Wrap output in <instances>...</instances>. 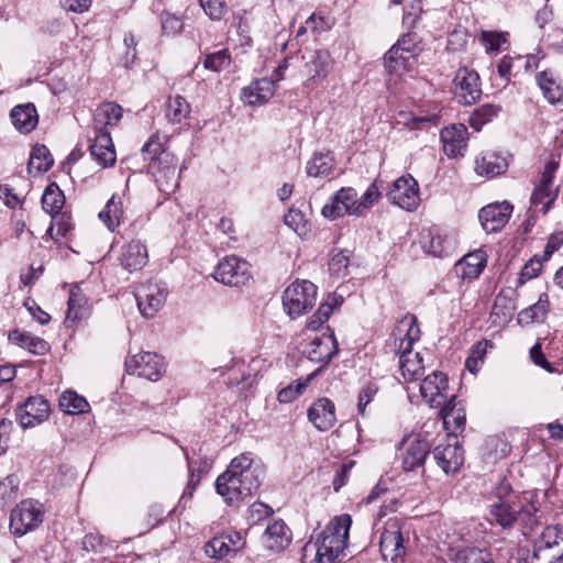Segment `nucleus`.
I'll use <instances>...</instances> for the list:
<instances>
[{
    "label": "nucleus",
    "instance_id": "nucleus-43",
    "mask_svg": "<svg viewBox=\"0 0 563 563\" xmlns=\"http://www.w3.org/2000/svg\"><path fill=\"white\" fill-rule=\"evenodd\" d=\"M450 559L454 563H493L492 554L488 550L475 547L453 550Z\"/></svg>",
    "mask_w": 563,
    "mask_h": 563
},
{
    "label": "nucleus",
    "instance_id": "nucleus-55",
    "mask_svg": "<svg viewBox=\"0 0 563 563\" xmlns=\"http://www.w3.org/2000/svg\"><path fill=\"white\" fill-rule=\"evenodd\" d=\"M285 224L292 229L299 235L307 233V222L301 211L289 209L284 218Z\"/></svg>",
    "mask_w": 563,
    "mask_h": 563
},
{
    "label": "nucleus",
    "instance_id": "nucleus-20",
    "mask_svg": "<svg viewBox=\"0 0 563 563\" xmlns=\"http://www.w3.org/2000/svg\"><path fill=\"white\" fill-rule=\"evenodd\" d=\"M439 408L448 435L457 438L466 424V413L462 401L457 400L455 395H451L450 399Z\"/></svg>",
    "mask_w": 563,
    "mask_h": 563
},
{
    "label": "nucleus",
    "instance_id": "nucleus-56",
    "mask_svg": "<svg viewBox=\"0 0 563 563\" xmlns=\"http://www.w3.org/2000/svg\"><path fill=\"white\" fill-rule=\"evenodd\" d=\"M486 444L489 449V454L494 457V460L507 456L511 450L509 443L498 435L488 438Z\"/></svg>",
    "mask_w": 563,
    "mask_h": 563
},
{
    "label": "nucleus",
    "instance_id": "nucleus-33",
    "mask_svg": "<svg viewBox=\"0 0 563 563\" xmlns=\"http://www.w3.org/2000/svg\"><path fill=\"white\" fill-rule=\"evenodd\" d=\"M507 168V159L494 152L483 153L475 161V172L479 176L495 177L505 173Z\"/></svg>",
    "mask_w": 563,
    "mask_h": 563
},
{
    "label": "nucleus",
    "instance_id": "nucleus-15",
    "mask_svg": "<svg viewBox=\"0 0 563 563\" xmlns=\"http://www.w3.org/2000/svg\"><path fill=\"white\" fill-rule=\"evenodd\" d=\"M432 456L445 474L457 472L464 463V450L456 437L446 435L445 442L433 449Z\"/></svg>",
    "mask_w": 563,
    "mask_h": 563
},
{
    "label": "nucleus",
    "instance_id": "nucleus-36",
    "mask_svg": "<svg viewBox=\"0 0 563 563\" xmlns=\"http://www.w3.org/2000/svg\"><path fill=\"white\" fill-rule=\"evenodd\" d=\"M384 60L389 74L400 76L412 68L417 58L412 54L405 53L399 47L393 45L385 54Z\"/></svg>",
    "mask_w": 563,
    "mask_h": 563
},
{
    "label": "nucleus",
    "instance_id": "nucleus-52",
    "mask_svg": "<svg viewBox=\"0 0 563 563\" xmlns=\"http://www.w3.org/2000/svg\"><path fill=\"white\" fill-rule=\"evenodd\" d=\"M162 31L167 36H175L183 31L184 22L175 14L164 12L161 14Z\"/></svg>",
    "mask_w": 563,
    "mask_h": 563
},
{
    "label": "nucleus",
    "instance_id": "nucleus-5",
    "mask_svg": "<svg viewBox=\"0 0 563 563\" xmlns=\"http://www.w3.org/2000/svg\"><path fill=\"white\" fill-rule=\"evenodd\" d=\"M380 198L378 181L372 183L362 197L352 187H342L334 192L321 210V214L329 220H336L344 214L362 217Z\"/></svg>",
    "mask_w": 563,
    "mask_h": 563
},
{
    "label": "nucleus",
    "instance_id": "nucleus-29",
    "mask_svg": "<svg viewBox=\"0 0 563 563\" xmlns=\"http://www.w3.org/2000/svg\"><path fill=\"white\" fill-rule=\"evenodd\" d=\"M276 81L273 78H261L243 88L242 100L250 106H261L267 102L275 92Z\"/></svg>",
    "mask_w": 563,
    "mask_h": 563
},
{
    "label": "nucleus",
    "instance_id": "nucleus-3",
    "mask_svg": "<svg viewBox=\"0 0 563 563\" xmlns=\"http://www.w3.org/2000/svg\"><path fill=\"white\" fill-rule=\"evenodd\" d=\"M541 503L536 490L523 492L518 500L493 501L489 505V515L493 521L504 530L516 526L523 534L529 533L539 525Z\"/></svg>",
    "mask_w": 563,
    "mask_h": 563
},
{
    "label": "nucleus",
    "instance_id": "nucleus-62",
    "mask_svg": "<svg viewBox=\"0 0 563 563\" xmlns=\"http://www.w3.org/2000/svg\"><path fill=\"white\" fill-rule=\"evenodd\" d=\"M377 390L378 388L375 384H367L361 389L357 399V411L360 415H365L366 406L374 399Z\"/></svg>",
    "mask_w": 563,
    "mask_h": 563
},
{
    "label": "nucleus",
    "instance_id": "nucleus-14",
    "mask_svg": "<svg viewBox=\"0 0 563 563\" xmlns=\"http://www.w3.org/2000/svg\"><path fill=\"white\" fill-rule=\"evenodd\" d=\"M379 551L385 561L395 562L406 554L401 526L398 519H388L379 539Z\"/></svg>",
    "mask_w": 563,
    "mask_h": 563
},
{
    "label": "nucleus",
    "instance_id": "nucleus-50",
    "mask_svg": "<svg viewBox=\"0 0 563 563\" xmlns=\"http://www.w3.org/2000/svg\"><path fill=\"white\" fill-rule=\"evenodd\" d=\"M232 62L228 49H220L214 53L207 54L202 64L206 69L220 73L227 69Z\"/></svg>",
    "mask_w": 563,
    "mask_h": 563
},
{
    "label": "nucleus",
    "instance_id": "nucleus-32",
    "mask_svg": "<svg viewBox=\"0 0 563 563\" xmlns=\"http://www.w3.org/2000/svg\"><path fill=\"white\" fill-rule=\"evenodd\" d=\"M10 343L26 349L34 355H45L49 351V344L42 338L31 332L20 331L18 329L9 332Z\"/></svg>",
    "mask_w": 563,
    "mask_h": 563
},
{
    "label": "nucleus",
    "instance_id": "nucleus-19",
    "mask_svg": "<svg viewBox=\"0 0 563 563\" xmlns=\"http://www.w3.org/2000/svg\"><path fill=\"white\" fill-rule=\"evenodd\" d=\"M563 549V529L559 526H547L534 542L533 559L547 562L550 555Z\"/></svg>",
    "mask_w": 563,
    "mask_h": 563
},
{
    "label": "nucleus",
    "instance_id": "nucleus-47",
    "mask_svg": "<svg viewBox=\"0 0 563 563\" xmlns=\"http://www.w3.org/2000/svg\"><path fill=\"white\" fill-rule=\"evenodd\" d=\"M500 110L501 108L496 104H482L471 113L468 123L474 130L481 131L486 123L493 121L499 114Z\"/></svg>",
    "mask_w": 563,
    "mask_h": 563
},
{
    "label": "nucleus",
    "instance_id": "nucleus-34",
    "mask_svg": "<svg viewBox=\"0 0 563 563\" xmlns=\"http://www.w3.org/2000/svg\"><path fill=\"white\" fill-rule=\"evenodd\" d=\"M487 263V257L485 252L482 250L474 251L472 253L466 254L457 264L456 271L460 272V275L463 279H475L477 278L482 272L484 271Z\"/></svg>",
    "mask_w": 563,
    "mask_h": 563
},
{
    "label": "nucleus",
    "instance_id": "nucleus-21",
    "mask_svg": "<svg viewBox=\"0 0 563 563\" xmlns=\"http://www.w3.org/2000/svg\"><path fill=\"white\" fill-rule=\"evenodd\" d=\"M443 145V152L450 158L464 156L467 147L468 132L467 128L462 124H452L443 128L440 133Z\"/></svg>",
    "mask_w": 563,
    "mask_h": 563
},
{
    "label": "nucleus",
    "instance_id": "nucleus-35",
    "mask_svg": "<svg viewBox=\"0 0 563 563\" xmlns=\"http://www.w3.org/2000/svg\"><path fill=\"white\" fill-rule=\"evenodd\" d=\"M123 110L121 106L114 102H106L99 106L93 114L95 133L107 131L108 126L119 123L122 118Z\"/></svg>",
    "mask_w": 563,
    "mask_h": 563
},
{
    "label": "nucleus",
    "instance_id": "nucleus-42",
    "mask_svg": "<svg viewBox=\"0 0 563 563\" xmlns=\"http://www.w3.org/2000/svg\"><path fill=\"white\" fill-rule=\"evenodd\" d=\"M421 244L424 252L437 257L446 256L450 252V244L437 230L423 232Z\"/></svg>",
    "mask_w": 563,
    "mask_h": 563
},
{
    "label": "nucleus",
    "instance_id": "nucleus-17",
    "mask_svg": "<svg viewBox=\"0 0 563 563\" xmlns=\"http://www.w3.org/2000/svg\"><path fill=\"white\" fill-rule=\"evenodd\" d=\"M514 211L509 201L493 202L483 207L478 212V220L486 233H497L508 223Z\"/></svg>",
    "mask_w": 563,
    "mask_h": 563
},
{
    "label": "nucleus",
    "instance_id": "nucleus-8",
    "mask_svg": "<svg viewBox=\"0 0 563 563\" xmlns=\"http://www.w3.org/2000/svg\"><path fill=\"white\" fill-rule=\"evenodd\" d=\"M44 519L42 505L34 499L20 501L10 515V530L15 537H23L35 530Z\"/></svg>",
    "mask_w": 563,
    "mask_h": 563
},
{
    "label": "nucleus",
    "instance_id": "nucleus-64",
    "mask_svg": "<svg viewBox=\"0 0 563 563\" xmlns=\"http://www.w3.org/2000/svg\"><path fill=\"white\" fill-rule=\"evenodd\" d=\"M355 462L350 461L349 463H344L340 466V468L336 471L334 478L332 481L333 489L335 492H339L349 479V474L354 466Z\"/></svg>",
    "mask_w": 563,
    "mask_h": 563
},
{
    "label": "nucleus",
    "instance_id": "nucleus-57",
    "mask_svg": "<svg viewBox=\"0 0 563 563\" xmlns=\"http://www.w3.org/2000/svg\"><path fill=\"white\" fill-rule=\"evenodd\" d=\"M422 1L423 0H391L395 4L404 5V19L411 22H415L417 18H419L422 12Z\"/></svg>",
    "mask_w": 563,
    "mask_h": 563
},
{
    "label": "nucleus",
    "instance_id": "nucleus-22",
    "mask_svg": "<svg viewBox=\"0 0 563 563\" xmlns=\"http://www.w3.org/2000/svg\"><path fill=\"white\" fill-rule=\"evenodd\" d=\"M401 451L402 470L412 472L423 466L426 457L430 452V444L427 440L415 437L402 441Z\"/></svg>",
    "mask_w": 563,
    "mask_h": 563
},
{
    "label": "nucleus",
    "instance_id": "nucleus-30",
    "mask_svg": "<svg viewBox=\"0 0 563 563\" xmlns=\"http://www.w3.org/2000/svg\"><path fill=\"white\" fill-rule=\"evenodd\" d=\"M147 260V249L140 241H131L123 245L119 256L122 267L129 272L141 269Z\"/></svg>",
    "mask_w": 563,
    "mask_h": 563
},
{
    "label": "nucleus",
    "instance_id": "nucleus-41",
    "mask_svg": "<svg viewBox=\"0 0 563 563\" xmlns=\"http://www.w3.org/2000/svg\"><path fill=\"white\" fill-rule=\"evenodd\" d=\"M123 217V206L121 198L113 195L106 203L104 208L99 212L100 221L113 232L121 223Z\"/></svg>",
    "mask_w": 563,
    "mask_h": 563
},
{
    "label": "nucleus",
    "instance_id": "nucleus-7",
    "mask_svg": "<svg viewBox=\"0 0 563 563\" xmlns=\"http://www.w3.org/2000/svg\"><path fill=\"white\" fill-rule=\"evenodd\" d=\"M316 300L317 286L309 280H296L283 294L284 310L291 319L310 310Z\"/></svg>",
    "mask_w": 563,
    "mask_h": 563
},
{
    "label": "nucleus",
    "instance_id": "nucleus-2",
    "mask_svg": "<svg viewBox=\"0 0 563 563\" xmlns=\"http://www.w3.org/2000/svg\"><path fill=\"white\" fill-rule=\"evenodd\" d=\"M352 523L350 515L334 517L314 540L302 549L305 563H334L345 556L349 531Z\"/></svg>",
    "mask_w": 563,
    "mask_h": 563
},
{
    "label": "nucleus",
    "instance_id": "nucleus-23",
    "mask_svg": "<svg viewBox=\"0 0 563 563\" xmlns=\"http://www.w3.org/2000/svg\"><path fill=\"white\" fill-rule=\"evenodd\" d=\"M338 351V342L334 334L331 333L314 336L307 346L306 353L311 362L322 363L320 367L323 369Z\"/></svg>",
    "mask_w": 563,
    "mask_h": 563
},
{
    "label": "nucleus",
    "instance_id": "nucleus-40",
    "mask_svg": "<svg viewBox=\"0 0 563 563\" xmlns=\"http://www.w3.org/2000/svg\"><path fill=\"white\" fill-rule=\"evenodd\" d=\"M334 157L329 153H314L307 162L306 173L310 177L323 178L331 174L334 167Z\"/></svg>",
    "mask_w": 563,
    "mask_h": 563
},
{
    "label": "nucleus",
    "instance_id": "nucleus-51",
    "mask_svg": "<svg viewBox=\"0 0 563 563\" xmlns=\"http://www.w3.org/2000/svg\"><path fill=\"white\" fill-rule=\"evenodd\" d=\"M520 497L521 494L517 495L511 484L505 477L497 483L492 492L493 501H514Z\"/></svg>",
    "mask_w": 563,
    "mask_h": 563
},
{
    "label": "nucleus",
    "instance_id": "nucleus-39",
    "mask_svg": "<svg viewBox=\"0 0 563 563\" xmlns=\"http://www.w3.org/2000/svg\"><path fill=\"white\" fill-rule=\"evenodd\" d=\"M550 309L547 294H541L538 301L518 313V323L528 325L533 322H543Z\"/></svg>",
    "mask_w": 563,
    "mask_h": 563
},
{
    "label": "nucleus",
    "instance_id": "nucleus-26",
    "mask_svg": "<svg viewBox=\"0 0 563 563\" xmlns=\"http://www.w3.org/2000/svg\"><path fill=\"white\" fill-rule=\"evenodd\" d=\"M309 421L320 431L331 429L336 422L335 406L329 398L317 399L308 409Z\"/></svg>",
    "mask_w": 563,
    "mask_h": 563
},
{
    "label": "nucleus",
    "instance_id": "nucleus-63",
    "mask_svg": "<svg viewBox=\"0 0 563 563\" xmlns=\"http://www.w3.org/2000/svg\"><path fill=\"white\" fill-rule=\"evenodd\" d=\"M541 269H542V261H540L537 257L531 258L521 268L520 282L525 283L527 280H530V279L537 277L539 275V273L541 272Z\"/></svg>",
    "mask_w": 563,
    "mask_h": 563
},
{
    "label": "nucleus",
    "instance_id": "nucleus-58",
    "mask_svg": "<svg viewBox=\"0 0 563 563\" xmlns=\"http://www.w3.org/2000/svg\"><path fill=\"white\" fill-rule=\"evenodd\" d=\"M332 306L329 303H321L318 310L310 317L307 328L316 331L318 330L330 317Z\"/></svg>",
    "mask_w": 563,
    "mask_h": 563
},
{
    "label": "nucleus",
    "instance_id": "nucleus-44",
    "mask_svg": "<svg viewBox=\"0 0 563 563\" xmlns=\"http://www.w3.org/2000/svg\"><path fill=\"white\" fill-rule=\"evenodd\" d=\"M54 164V159L49 150L44 144H36L33 146L31 156L27 163V170L31 174L33 169L37 174L46 173Z\"/></svg>",
    "mask_w": 563,
    "mask_h": 563
},
{
    "label": "nucleus",
    "instance_id": "nucleus-18",
    "mask_svg": "<svg viewBox=\"0 0 563 563\" xmlns=\"http://www.w3.org/2000/svg\"><path fill=\"white\" fill-rule=\"evenodd\" d=\"M449 382L442 372H433L420 384V394L424 401L432 408H438L450 399L448 394Z\"/></svg>",
    "mask_w": 563,
    "mask_h": 563
},
{
    "label": "nucleus",
    "instance_id": "nucleus-27",
    "mask_svg": "<svg viewBox=\"0 0 563 563\" xmlns=\"http://www.w3.org/2000/svg\"><path fill=\"white\" fill-rule=\"evenodd\" d=\"M291 531L283 520H273L263 534V543L273 552L284 551L291 542Z\"/></svg>",
    "mask_w": 563,
    "mask_h": 563
},
{
    "label": "nucleus",
    "instance_id": "nucleus-31",
    "mask_svg": "<svg viewBox=\"0 0 563 563\" xmlns=\"http://www.w3.org/2000/svg\"><path fill=\"white\" fill-rule=\"evenodd\" d=\"M10 118L14 128L24 134L32 132L38 123L37 111L33 103L13 107L10 112Z\"/></svg>",
    "mask_w": 563,
    "mask_h": 563
},
{
    "label": "nucleus",
    "instance_id": "nucleus-13",
    "mask_svg": "<svg viewBox=\"0 0 563 563\" xmlns=\"http://www.w3.org/2000/svg\"><path fill=\"white\" fill-rule=\"evenodd\" d=\"M454 98L460 104L471 106L479 100L482 89L479 76L474 70L465 67L460 68L454 76Z\"/></svg>",
    "mask_w": 563,
    "mask_h": 563
},
{
    "label": "nucleus",
    "instance_id": "nucleus-1",
    "mask_svg": "<svg viewBox=\"0 0 563 563\" xmlns=\"http://www.w3.org/2000/svg\"><path fill=\"white\" fill-rule=\"evenodd\" d=\"M264 474V467L254 461L252 453H242L232 459L227 471L217 477V493L228 505H235L257 493Z\"/></svg>",
    "mask_w": 563,
    "mask_h": 563
},
{
    "label": "nucleus",
    "instance_id": "nucleus-46",
    "mask_svg": "<svg viewBox=\"0 0 563 563\" xmlns=\"http://www.w3.org/2000/svg\"><path fill=\"white\" fill-rule=\"evenodd\" d=\"M322 371V367L317 368L314 372L309 374L305 379H297L294 383H290L286 387L282 388L277 395V399L282 404H288L294 401L297 397H299L307 385Z\"/></svg>",
    "mask_w": 563,
    "mask_h": 563
},
{
    "label": "nucleus",
    "instance_id": "nucleus-54",
    "mask_svg": "<svg viewBox=\"0 0 563 563\" xmlns=\"http://www.w3.org/2000/svg\"><path fill=\"white\" fill-rule=\"evenodd\" d=\"M349 258V251L346 250L335 253L329 261L330 274L338 277L344 276L347 269Z\"/></svg>",
    "mask_w": 563,
    "mask_h": 563
},
{
    "label": "nucleus",
    "instance_id": "nucleus-4",
    "mask_svg": "<svg viewBox=\"0 0 563 563\" xmlns=\"http://www.w3.org/2000/svg\"><path fill=\"white\" fill-rule=\"evenodd\" d=\"M167 135L155 132L142 147L145 161H148V170L154 176L155 183L163 191H173L179 185L177 173V157L167 151Z\"/></svg>",
    "mask_w": 563,
    "mask_h": 563
},
{
    "label": "nucleus",
    "instance_id": "nucleus-45",
    "mask_svg": "<svg viewBox=\"0 0 563 563\" xmlns=\"http://www.w3.org/2000/svg\"><path fill=\"white\" fill-rule=\"evenodd\" d=\"M65 203L64 192L60 190L56 183H51L45 188L42 196V208L51 216L60 213Z\"/></svg>",
    "mask_w": 563,
    "mask_h": 563
},
{
    "label": "nucleus",
    "instance_id": "nucleus-28",
    "mask_svg": "<svg viewBox=\"0 0 563 563\" xmlns=\"http://www.w3.org/2000/svg\"><path fill=\"white\" fill-rule=\"evenodd\" d=\"M91 157L102 167L112 166L115 163V150L110 132L101 131L95 134L89 146Z\"/></svg>",
    "mask_w": 563,
    "mask_h": 563
},
{
    "label": "nucleus",
    "instance_id": "nucleus-10",
    "mask_svg": "<svg viewBox=\"0 0 563 563\" xmlns=\"http://www.w3.org/2000/svg\"><path fill=\"white\" fill-rule=\"evenodd\" d=\"M303 70L307 76L305 85L316 87L320 85L332 71L334 59L325 48H318L302 55Z\"/></svg>",
    "mask_w": 563,
    "mask_h": 563
},
{
    "label": "nucleus",
    "instance_id": "nucleus-6",
    "mask_svg": "<svg viewBox=\"0 0 563 563\" xmlns=\"http://www.w3.org/2000/svg\"><path fill=\"white\" fill-rule=\"evenodd\" d=\"M393 335L395 341L399 340V368L402 377L408 382L418 379L423 374L424 366L420 354L411 351L413 343L420 338L417 318L413 314L405 316Z\"/></svg>",
    "mask_w": 563,
    "mask_h": 563
},
{
    "label": "nucleus",
    "instance_id": "nucleus-49",
    "mask_svg": "<svg viewBox=\"0 0 563 563\" xmlns=\"http://www.w3.org/2000/svg\"><path fill=\"white\" fill-rule=\"evenodd\" d=\"M556 198V194L552 192L551 187L538 185L531 195L530 202L532 206H542L540 211L545 214L550 210Z\"/></svg>",
    "mask_w": 563,
    "mask_h": 563
},
{
    "label": "nucleus",
    "instance_id": "nucleus-61",
    "mask_svg": "<svg viewBox=\"0 0 563 563\" xmlns=\"http://www.w3.org/2000/svg\"><path fill=\"white\" fill-rule=\"evenodd\" d=\"M530 358L531 361L539 367L543 368L548 373H554L555 369L552 364L547 360L545 355L542 352V345L538 341L530 349Z\"/></svg>",
    "mask_w": 563,
    "mask_h": 563
},
{
    "label": "nucleus",
    "instance_id": "nucleus-11",
    "mask_svg": "<svg viewBox=\"0 0 563 563\" xmlns=\"http://www.w3.org/2000/svg\"><path fill=\"white\" fill-rule=\"evenodd\" d=\"M213 278L227 286H244L251 278L250 264L238 256H227L217 265Z\"/></svg>",
    "mask_w": 563,
    "mask_h": 563
},
{
    "label": "nucleus",
    "instance_id": "nucleus-38",
    "mask_svg": "<svg viewBox=\"0 0 563 563\" xmlns=\"http://www.w3.org/2000/svg\"><path fill=\"white\" fill-rule=\"evenodd\" d=\"M190 112V104L183 96L176 95L168 98L165 117L170 124H187Z\"/></svg>",
    "mask_w": 563,
    "mask_h": 563
},
{
    "label": "nucleus",
    "instance_id": "nucleus-53",
    "mask_svg": "<svg viewBox=\"0 0 563 563\" xmlns=\"http://www.w3.org/2000/svg\"><path fill=\"white\" fill-rule=\"evenodd\" d=\"M205 13L214 21L221 20L227 13V3L223 0H198Z\"/></svg>",
    "mask_w": 563,
    "mask_h": 563
},
{
    "label": "nucleus",
    "instance_id": "nucleus-48",
    "mask_svg": "<svg viewBox=\"0 0 563 563\" xmlns=\"http://www.w3.org/2000/svg\"><path fill=\"white\" fill-rule=\"evenodd\" d=\"M59 407L69 415H78L88 411L89 402L75 391H64L59 398Z\"/></svg>",
    "mask_w": 563,
    "mask_h": 563
},
{
    "label": "nucleus",
    "instance_id": "nucleus-9",
    "mask_svg": "<svg viewBox=\"0 0 563 563\" xmlns=\"http://www.w3.org/2000/svg\"><path fill=\"white\" fill-rule=\"evenodd\" d=\"M125 371L145 379L156 382L165 373L164 357L153 352H142L125 360Z\"/></svg>",
    "mask_w": 563,
    "mask_h": 563
},
{
    "label": "nucleus",
    "instance_id": "nucleus-25",
    "mask_svg": "<svg viewBox=\"0 0 563 563\" xmlns=\"http://www.w3.org/2000/svg\"><path fill=\"white\" fill-rule=\"evenodd\" d=\"M244 540L239 531H228L212 538L206 544V553L211 558L221 559L231 552H236L244 545Z\"/></svg>",
    "mask_w": 563,
    "mask_h": 563
},
{
    "label": "nucleus",
    "instance_id": "nucleus-59",
    "mask_svg": "<svg viewBox=\"0 0 563 563\" xmlns=\"http://www.w3.org/2000/svg\"><path fill=\"white\" fill-rule=\"evenodd\" d=\"M395 46L399 47L400 51L412 54L413 57H418L419 53L421 52V47L419 46V43L417 41V34L415 33H408L405 34L401 38H399Z\"/></svg>",
    "mask_w": 563,
    "mask_h": 563
},
{
    "label": "nucleus",
    "instance_id": "nucleus-12",
    "mask_svg": "<svg viewBox=\"0 0 563 563\" xmlns=\"http://www.w3.org/2000/svg\"><path fill=\"white\" fill-rule=\"evenodd\" d=\"M387 197L393 205L413 211L420 203L418 181L409 174L401 176L393 183Z\"/></svg>",
    "mask_w": 563,
    "mask_h": 563
},
{
    "label": "nucleus",
    "instance_id": "nucleus-24",
    "mask_svg": "<svg viewBox=\"0 0 563 563\" xmlns=\"http://www.w3.org/2000/svg\"><path fill=\"white\" fill-rule=\"evenodd\" d=\"M135 298L141 313L146 318H153L163 307L166 292L156 285L142 286Z\"/></svg>",
    "mask_w": 563,
    "mask_h": 563
},
{
    "label": "nucleus",
    "instance_id": "nucleus-37",
    "mask_svg": "<svg viewBox=\"0 0 563 563\" xmlns=\"http://www.w3.org/2000/svg\"><path fill=\"white\" fill-rule=\"evenodd\" d=\"M539 88L541 89L543 97L551 104L563 103V88L558 82L553 71L543 70L536 76Z\"/></svg>",
    "mask_w": 563,
    "mask_h": 563
},
{
    "label": "nucleus",
    "instance_id": "nucleus-16",
    "mask_svg": "<svg viewBox=\"0 0 563 563\" xmlns=\"http://www.w3.org/2000/svg\"><path fill=\"white\" fill-rule=\"evenodd\" d=\"M49 402L42 396L29 397L15 410V417L23 429L33 428L48 419Z\"/></svg>",
    "mask_w": 563,
    "mask_h": 563
},
{
    "label": "nucleus",
    "instance_id": "nucleus-60",
    "mask_svg": "<svg viewBox=\"0 0 563 563\" xmlns=\"http://www.w3.org/2000/svg\"><path fill=\"white\" fill-rule=\"evenodd\" d=\"M273 512L272 508L263 503H254L247 510V520L255 525L266 519Z\"/></svg>",
    "mask_w": 563,
    "mask_h": 563
}]
</instances>
